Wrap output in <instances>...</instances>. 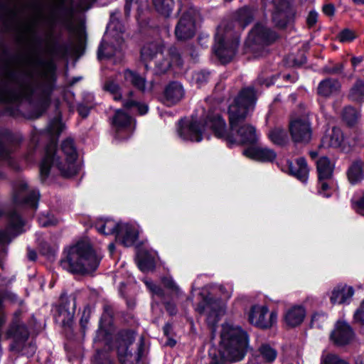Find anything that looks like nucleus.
<instances>
[{
	"label": "nucleus",
	"mask_w": 364,
	"mask_h": 364,
	"mask_svg": "<svg viewBox=\"0 0 364 364\" xmlns=\"http://www.w3.org/2000/svg\"><path fill=\"white\" fill-rule=\"evenodd\" d=\"M37 63L45 68L41 75L42 80L37 82L35 87H28V92L23 94L24 99L33 106L28 115L29 119H38L47 111L58 81V68L53 60L39 59Z\"/></svg>",
	"instance_id": "nucleus-1"
},
{
	"label": "nucleus",
	"mask_w": 364,
	"mask_h": 364,
	"mask_svg": "<svg viewBox=\"0 0 364 364\" xmlns=\"http://www.w3.org/2000/svg\"><path fill=\"white\" fill-rule=\"evenodd\" d=\"M250 346V336L240 326L223 325L218 353L211 357L210 364H230L242 360Z\"/></svg>",
	"instance_id": "nucleus-2"
},
{
	"label": "nucleus",
	"mask_w": 364,
	"mask_h": 364,
	"mask_svg": "<svg viewBox=\"0 0 364 364\" xmlns=\"http://www.w3.org/2000/svg\"><path fill=\"white\" fill-rule=\"evenodd\" d=\"M60 264L63 269L73 274L89 275L100 266L102 256L97 254L93 245L88 241L80 240L64 250Z\"/></svg>",
	"instance_id": "nucleus-3"
},
{
	"label": "nucleus",
	"mask_w": 364,
	"mask_h": 364,
	"mask_svg": "<svg viewBox=\"0 0 364 364\" xmlns=\"http://www.w3.org/2000/svg\"><path fill=\"white\" fill-rule=\"evenodd\" d=\"M67 167L61 158L57 154V144H50L46 146L45 154L39 164V178L41 183H45L50 175L51 168L55 166L65 178L75 176L78 173V168L75 162L67 163Z\"/></svg>",
	"instance_id": "nucleus-4"
},
{
	"label": "nucleus",
	"mask_w": 364,
	"mask_h": 364,
	"mask_svg": "<svg viewBox=\"0 0 364 364\" xmlns=\"http://www.w3.org/2000/svg\"><path fill=\"white\" fill-rule=\"evenodd\" d=\"M257 100V91L253 86L242 88L228 109L231 127L245 122L250 109H253Z\"/></svg>",
	"instance_id": "nucleus-5"
},
{
	"label": "nucleus",
	"mask_w": 364,
	"mask_h": 364,
	"mask_svg": "<svg viewBox=\"0 0 364 364\" xmlns=\"http://www.w3.org/2000/svg\"><path fill=\"white\" fill-rule=\"evenodd\" d=\"M240 41V36L237 32L225 29L224 33L220 34L218 31L215 35L213 53L222 63H228L236 55Z\"/></svg>",
	"instance_id": "nucleus-6"
},
{
	"label": "nucleus",
	"mask_w": 364,
	"mask_h": 364,
	"mask_svg": "<svg viewBox=\"0 0 364 364\" xmlns=\"http://www.w3.org/2000/svg\"><path fill=\"white\" fill-rule=\"evenodd\" d=\"M54 320L60 323L64 328H72L76 311V296L68 295L65 290L62 291L58 304L53 305Z\"/></svg>",
	"instance_id": "nucleus-7"
},
{
	"label": "nucleus",
	"mask_w": 364,
	"mask_h": 364,
	"mask_svg": "<svg viewBox=\"0 0 364 364\" xmlns=\"http://www.w3.org/2000/svg\"><path fill=\"white\" fill-rule=\"evenodd\" d=\"M204 123L205 127L208 126L210 127L216 138L225 141L229 149H232L237 144L234 131L238 125L232 128L229 123L230 127L228 129L226 122L220 114L208 113L205 117Z\"/></svg>",
	"instance_id": "nucleus-8"
},
{
	"label": "nucleus",
	"mask_w": 364,
	"mask_h": 364,
	"mask_svg": "<svg viewBox=\"0 0 364 364\" xmlns=\"http://www.w3.org/2000/svg\"><path fill=\"white\" fill-rule=\"evenodd\" d=\"M136 332L131 328H120L112 337V350L114 349L119 362L125 364L127 358L132 356L130 346L134 343Z\"/></svg>",
	"instance_id": "nucleus-9"
},
{
	"label": "nucleus",
	"mask_w": 364,
	"mask_h": 364,
	"mask_svg": "<svg viewBox=\"0 0 364 364\" xmlns=\"http://www.w3.org/2000/svg\"><path fill=\"white\" fill-rule=\"evenodd\" d=\"M6 336L12 339L9 350L16 353L21 352L29 338L30 332L28 326L19 319L14 318L6 331Z\"/></svg>",
	"instance_id": "nucleus-10"
},
{
	"label": "nucleus",
	"mask_w": 364,
	"mask_h": 364,
	"mask_svg": "<svg viewBox=\"0 0 364 364\" xmlns=\"http://www.w3.org/2000/svg\"><path fill=\"white\" fill-rule=\"evenodd\" d=\"M23 95L10 88L7 83L3 82L0 85V102L15 104L16 106H6L4 109V114L12 117H18L22 115L20 105L22 102Z\"/></svg>",
	"instance_id": "nucleus-11"
},
{
	"label": "nucleus",
	"mask_w": 364,
	"mask_h": 364,
	"mask_svg": "<svg viewBox=\"0 0 364 364\" xmlns=\"http://www.w3.org/2000/svg\"><path fill=\"white\" fill-rule=\"evenodd\" d=\"M268 313L269 309L267 306L252 305L248 313V322L259 329H269L277 322V313L271 311L267 319Z\"/></svg>",
	"instance_id": "nucleus-12"
},
{
	"label": "nucleus",
	"mask_w": 364,
	"mask_h": 364,
	"mask_svg": "<svg viewBox=\"0 0 364 364\" xmlns=\"http://www.w3.org/2000/svg\"><path fill=\"white\" fill-rule=\"evenodd\" d=\"M275 11L272 14V21L276 28L285 29L294 21L295 11L289 0H272Z\"/></svg>",
	"instance_id": "nucleus-13"
},
{
	"label": "nucleus",
	"mask_w": 364,
	"mask_h": 364,
	"mask_svg": "<svg viewBox=\"0 0 364 364\" xmlns=\"http://www.w3.org/2000/svg\"><path fill=\"white\" fill-rule=\"evenodd\" d=\"M178 124V133L182 139L196 142H200L203 140V135L205 128L204 122L191 119L185 122L183 119H181Z\"/></svg>",
	"instance_id": "nucleus-14"
},
{
	"label": "nucleus",
	"mask_w": 364,
	"mask_h": 364,
	"mask_svg": "<svg viewBox=\"0 0 364 364\" xmlns=\"http://www.w3.org/2000/svg\"><path fill=\"white\" fill-rule=\"evenodd\" d=\"M354 338L355 332L353 328L345 321H338L329 336L330 341L336 347L350 345Z\"/></svg>",
	"instance_id": "nucleus-15"
},
{
	"label": "nucleus",
	"mask_w": 364,
	"mask_h": 364,
	"mask_svg": "<svg viewBox=\"0 0 364 364\" xmlns=\"http://www.w3.org/2000/svg\"><path fill=\"white\" fill-rule=\"evenodd\" d=\"M248 38L253 44L268 46L275 43L279 38V35L262 23H257L251 29Z\"/></svg>",
	"instance_id": "nucleus-16"
},
{
	"label": "nucleus",
	"mask_w": 364,
	"mask_h": 364,
	"mask_svg": "<svg viewBox=\"0 0 364 364\" xmlns=\"http://www.w3.org/2000/svg\"><path fill=\"white\" fill-rule=\"evenodd\" d=\"M134 119L122 109H117L112 118V126L114 129L118 137L129 138L133 133L134 128L132 124Z\"/></svg>",
	"instance_id": "nucleus-17"
},
{
	"label": "nucleus",
	"mask_w": 364,
	"mask_h": 364,
	"mask_svg": "<svg viewBox=\"0 0 364 364\" xmlns=\"http://www.w3.org/2000/svg\"><path fill=\"white\" fill-rule=\"evenodd\" d=\"M196 33V21L189 11H185L179 18L176 28L175 36L178 41L192 38Z\"/></svg>",
	"instance_id": "nucleus-18"
},
{
	"label": "nucleus",
	"mask_w": 364,
	"mask_h": 364,
	"mask_svg": "<svg viewBox=\"0 0 364 364\" xmlns=\"http://www.w3.org/2000/svg\"><path fill=\"white\" fill-rule=\"evenodd\" d=\"M289 132L294 142H309L312 133L311 124L308 119H296L290 122Z\"/></svg>",
	"instance_id": "nucleus-19"
},
{
	"label": "nucleus",
	"mask_w": 364,
	"mask_h": 364,
	"mask_svg": "<svg viewBox=\"0 0 364 364\" xmlns=\"http://www.w3.org/2000/svg\"><path fill=\"white\" fill-rule=\"evenodd\" d=\"M53 14L57 16V19H53V22L60 23L70 33L75 31V27L72 21V17L74 14V9L72 6H67L64 0H60L53 11Z\"/></svg>",
	"instance_id": "nucleus-20"
},
{
	"label": "nucleus",
	"mask_w": 364,
	"mask_h": 364,
	"mask_svg": "<svg viewBox=\"0 0 364 364\" xmlns=\"http://www.w3.org/2000/svg\"><path fill=\"white\" fill-rule=\"evenodd\" d=\"M234 134L239 137L235 146L239 145H250V146H252L258 141L255 127L251 124H244V122L240 124L235 129Z\"/></svg>",
	"instance_id": "nucleus-21"
},
{
	"label": "nucleus",
	"mask_w": 364,
	"mask_h": 364,
	"mask_svg": "<svg viewBox=\"0 0 364 364\" xmlns=\"http://www.w3.org/2000/svg\"><path fill=\"white\" fill-rule=\"evenodd\" d=\"M285 171L301 182L306 183L309 171L306 159L304 157H299L296 159V164L291 161L287 160Z\"/></svg>",
	"instance_id": "nucleus-22"
},
{
	"label": "nucleus",
	"mask_w": 364,
	"mask_h": 364,
	"mask_svg": "<svg viewBox=\"0 0 364 364\" xmlns=\"http://www.w3.org/2000/svg\"><path fill=\"white\" fill-rule=\"evenodd\" d=\"M183 95L182 85L177 81H171L164 88L162 102L166 106L171 107L180 102Z\"/></svg>",
	"instance_id": "nucleus-23"
},
{
	"label": "nucleus",
	"mask_w": 364,
	"mask_h": 364,
	"mask_svg": "<svg viewBox=\"0 0 364 364\" xmlns=\"http://www.w3.org/2000/svg\"><path fill=\"white\" fill-rule=\"evenodd\" d=\"M355 290L353 287L338 284L331 291L330 301L332 305H348L351 302Z\"/></svg>",
	"instance_id": "nucleus-24"
},
{
	"label": "nucleus",
	"mask_w": 364,
	"mask_h": 364,
	"mask_svg": "<svg viewBox=\"0 0 364 364\" xmlns=\"http://www.w3.org/2000/svg\"><path fill=\"white\" fill-rule=\"evenodd\" d=\"M243 155L260 162H273L277 158V153L269 148L249 146L243 151Z\"/></svg>",
	"instance_id": "nucleus-25"
},
{
	"label": "nucleus",
	"mask_w": 364,
	"mask_h": 364,
	"mask_svg": "<svg viewBox=\"0 0 364 364\" xmlns=\"http://www.w3.org/2000/svg\"><path fill=\"white\" fill-rule=\"evenodd\" d=\"M20 142L17 136L9 129L0 127V160H8L11 158L9 144Z\"/></svg>",
	"instance_id": "nucleus-26"
},
{
	"label": "nucleus",
	"mask_w": 364,
	"mask_h": 364,
	"mask_svg": "<svg viewBox=\"0 0 364 364\" xmlns=\"http://www.w3.org/2000/svg\"><path fill=\"white\" fill-rule=\"evenodd\" d=\"M48 37L51 42L50 53L61 58H67L72 50L73 44L71 43H60V40L62 38L60 32L57 34L51 32L48 34Z\"/></svg>",
	"instance_id": "nucleus-27"
},
{
	"label": "nucleus",
	"mask_w": 364,
	"mask_h": 364,
	"mask_svg": "<svg viewBox=\"0 0 364 364\" xmlns=\"http://www.w3.org/2000/svg\"><path fill=\"white\" fill-rule=\"evenodd\" d=\"M40 199L38 191H31L26 196H22L19 193H14L12 196L13 203L18 206L37 208Z\"/></svg>",
	"instance_id": "nucleus-28"
},
{
	"label": "nucleus",
	"mask_w": 364,
	"mask_h": 364,
	"mask_svg": "<svg viewBox=\"0 0 364 364\" xmlns=\"http://www.w3.org/2000/svg\"><path fill=\"white\" fill-rule=\"evenodd\" d=\"M124 80L129 82L133 87L141 93L146 90V79L141 76L137 71L126 68L123 71Z\"/></svg>",
	"instance_id": "nucleus-29"
},
{
	"label": "nucleus",
	"mask_w": 364,
	"mask_h": 364,
	"mask_svg": "<svg viewBox=\"0 0 364 364\" xmlns=\"http://www.w3.org/2000/svg\"><path fill=\"white\" fill-rule=\"evenodd\" d=\"M341 85L338 79L327 77L321 80L317 87V93L320 96L328 97L341 90Z\"/></svg>",
	"instance_id": "nucleus-30"
},
{
	"label": "nucleus",
	"mask_w": 364,
	"mask_h": 364,
	"mask_svg": "<svg viewBox=\"0 0 364 364\" xmlns=\"http://www.w3.org/2000/svg\"><path fill=\"white\" fill-rule=\"evenodd\" d=\"M232 18L244 29L254 21L255 9L250 6H244L233 14Z\"/></svg>",
	"instance_id": "nucleus-31"
},
{
	"label": "nucleus",
	"mask_w": 364,
	"mask_h": 364,
	"mask_svg": "<svg viewBox=\"0 0 364 364\" xmlns=\"http://www.w3.org/2000/svg\"><path fill=\"white\" fill-rule=\"evenodd\" d=\"M306 316V309L302 306H294L289 309L284 316L286 323L290 327L301 324Z\"/></svg>",
	"instance_id": "nucleus-32"
},
{
	"label": "nucleus",
	"mask_w": 364,
	"mask_h": 364,
	"mask_svg": "<svg viewBox=\"0 0 364 364\" xmlns=\"http://www.w3.org/2000/svg\"><path fill=\"white\" fill-rule=\"evenodd\" d=\"M347 98L355 104L362 105L364 103V80L358 77L348 90Z\"/></svg>",
	"instance_id": "nucleus-33"
},
{
	"label": "nucleus",
	"mask_w": 364,
	"mask_h": 364,
	"mask_svg": "<svg viewBox=\"0 0 364 364\" xmlns=\"http://www.w3.org/2000/svg\"><path fill=\"white\" fill-rule=\"evenodd\" d=\"M347 177L351 185H356L364 180L363 162L362 160L353 161L346 171Z\"/></svg>",
	"instance_id": "nucleus-34"
},
{
	"label": "nucleus",
	"mask_w": 364,
	"mask_h": 364,
	"mask_svg": "<svg viewBox=\"0 0 364 364\" xmlns=\"http://www.w3.org/2000/svg\"><path fill=\"white\" fill-rule=\"evenodd\" d=\"M122 235L121 243L124 247H132L139 239V232L133 226L129 224H123L119 235L116 236L119 238Z\"/></svg>",
	"instance_id": "nucleus-35"
},
{
	"label": "nucleus",
	"mask_w": 364,
	"mask_h": 364,
	"mask_svg": "<svg viewBox=\"0 0 364 364\" xmlns=\"http://www.w3.org/2000/svg\"><path fill=\"white\" fill-rule=\"evenodd\" d=\"M164 46L154 42L148 43L143 46L140 50L142 61L148 62L153 60L158 54H163Z\"/></svg>",
	"instance_id": "nucleus-36"
},
{
	"label": "nucleus",
	"mask_w": 364,
	"mask_h": 364,
	"mask_svg": "<svg viewBox=\"0 0 364 364\" xmlns=\"http://www.w3.org/2000/svg\"><path fill=\"white\" fill-rule=\"evenodd\" d=\"M136 262L142 272L154 271L156 268L154 257L146 250L137 253Z\"/></svg>",
	"instance_id": "nucleus-37"
},
{
	"label": "nucleus",
	"mask_w": 364,
	"mask_h": 364,
	"mask_svg": "<svg viewBox=\"0 0 364 364\" xmlns=\"http://www.w3.org/2000/svg\"><path fill=\"white\" fill-rule=\"evenodd\" d=\"M316 170L318 179H332L333 168L331 166V161L328 156H323L318 159Z\"/></svg>",
	"instance_id": "nucleus-38"
},
{
	"label": "nucleus",
	"mask_w": 364,
	"mask_h": 364,
	"mask_svg": "<svg viewBox=\"0 0 364 364\" xmlns=\"http://www.w3.org/2000/svg\"><path fill=\"white\" fill-rule=\"evenodd\" d=\"M108 327L109 326L105 324L99 323L95 336L93 338V342L95 343L104 342L105 346L108 347V348L112 350L113 336Z\"/></svg>",
	"instance_id": "nucleus-39"
},
{
	"label": "nucleus",
	"mask_w": 364,
	"mask_h": 364,
	"mask_svg": "<svg viewBox=\"0 0 364 364\" xmlns=\"http://www.w3.org/2000/svg\"><path fill=\"white\" fill-rule=\"evenodd\" d=\"M267 136L275 145L283 147L289 142V137L287 131L282 127H274L271 129Z\"/></svg>",
	"instance_id": "nucleus-40"
},
{
	"label": "nucleus",
	"mask_w": 364,
	"mask_h": 364,
	"mask_svg": "<svg viewBox=\"0 0 364 364\" xmlns=\"http://www.w3.org/2000/svg\"><path fill=\"white\" fill-rule=\"evenodd\" d=\"M62 152L65 155L66 163L76 162L78 154L73 139L66 138L60 146Z\"/></svg>",
	"instance_id": "nucleus-41"
},
{
	"label": "nucleus",
	"mask_w": 364,
	"mask_h": 364,
	"mask_svg": "<svg viewBox=\"0 0 364 364\" xmlns=\"http://www.w3.org/2000/svg\"><path fill=\"white\" fill-rule=\"evenodd\" d=\"M112 220L106 219L104 221L96 222L95 228L97 232L104 235H119V232L122 230V223H117L114 224L112 227H109V223H112Z\"/></svg>",
	"instance_id": "nucleus-42"
},
{
	"label": "nucleus",
	"mask_w": 364,
	"mask_h": 364,
	"mask_svg": "<svg viewBox=\"0 0 364 364\" xmlns=\"http://www.w3.org/2000/svg\"><path fill=\"white\" fill-rule=\"evenodd\" d=\"M360 112L353 106H346L342 112V120L349 128L354 127L360 119Z\"/></svg>",
	"instance_id": "nucleus-43"
},
{
	"label": "nucleus",
	"mask_w": 364,
	"mask_h": 364,
	"mask_svg": "<svg viewBox=\"0 0 364 364\" xmlns=\"http://www.w3.org/2000/svg\"><path fill=\"white\" fill-rule=\"evenodd\" d=\"M258 351L264 363H272L277 358L278 353L277 350L269 343H262L259 346Z\"/></svg>",
	"instance_id": "nucleus-44"
},
{
	"label": "nucleus",
	"mask_w": 364,
	"mask_h": 364,
	"mask_svg": "<svg viewBox=\"0 0 364 364\" xmlns=\"http://www.w3.org/2000/svg\"><path fill=\"white\" fill-rule=\"evenodd\" d=\"M156 11L164 16L168 17L171 14L174 5L173 0H152Z\"/></svg>",
	"instance_id": "nucleus-45"
},
{
	"label": "nucleus",
	"mask_w": 364,
	"mask_h": 364,
	"mask_svg": "<svg viewBox=\"0 0 364 364\" xmlns=\"http://www.w3.org/2000/svg\"><path fill=\"white\" fill-rule=\"evenodd\" d=\"M117 314L114 307L109 304L103 306V311L100 318L99 323L105 324L107 326H112L114 322V317Z\"/></svg>",
	"instance_id": "nucleus-46"
},
{
	"label": "nucleus",
	"mask_w": 364,
	"mask_h": 364,
	"mask_svg": "<svg viewBox=\"0 0 364 364\" xmlns=\"http://www.w3.org/2000/svg\"><path fill=\"white\" fill-rule=\"evenodd\" d=\"M123 107L126 109H131L133 107H136L137 112L141 116L146 114L149 109L147 104L132 99L124 100L123 102Z\"/></svg>",
	"instance_id": "nucleus-47"
},
{
	"label": "nucleus",
	"mask_w": 364,
	"mask_h": 364,
	"mask_svg": "<svg viewBox=\"0 0 364 364\" xmlns=\"http://www.w3.org/2000/svg\"><path fill=\"white\" fill-rule=\"evenodd\" d=\"M168 61L171 62L173 67L181 68L183 65V60L178 49L176 46H171L168 50Z\"/></svg>",
	"instance_id": "nucleus-48"
},
{
	"label": "nucleus",
	"mask_w": 364,
	"mask_h": 364,
	"mask_svg": "<svg viewBox=\"0 0 364 364\" xmlns=\"http://www.w3.org/2000/svg\"><path fill=\"white\" fill-rule=\"evenodd\" d=\"M9 225L14 230H18L23 227L25 223L21 215L16 211L12 210L9 213Z\"/></svg>",
	"instance_id": "nucleus-49"
},
{
	"label": "nucleus",
	"mask_w": 364,
	"mask_h": 364,
	"mask_svg": "<svg viewBox=\"0 0 364 364\" xmlns=\"http://www.w3.org/2000/svg\"><path fill=\"white\" fill-rule=\"evenodd\" d=\"M357 38L354 31L346 28L341 30L337 35L336 38L341 43H350Z\"/></svg>",
	"instance_id": "nucleus-50"
},
{
	"label": "nucleus",
	"mask_w": 364,
	"mask_h": 364,
	"mask_svg": "<svg viewBox=\"0 0 364 364\" xmlns=\"http://www.w3.org/2000/svg\"><path fill=\"white\" fill-rule=\"evenodd\" d=\"M330 179H322L318 178L317 181V189L319 194L323 195L325 198H330L332 196V193L330 191L332 189L331 185L329 183Z\"/></svg>",
	"instance_id": "nucleus-51"
},
{
	"label": "nucleus",
	"mask_w": 364,
	"mask_h": 364,
	"mask_svg": "<svg viewBox=\"0 0 364 364\" xmlns=\"http://www.w3.org/2000/svg\"><path fill=\"white\" fill-rule=\"evenodd\" d=\"M40 252L42 255L50 259L55 257L57 248L48 242H42L40 244Z\"/></svg>",
	"instance_id": "nucleus-52"
},
{
	"label": "nucleus",
	"mask_w": 364,
	"mask_h": 364,
	"mask_svg": "<svg viewBox=\"0 0 364 364\" xmlns=\"http://www.w3.org/2000/svg\"><path fill=\"white\" fill-rule=\"evenodd\" d=\"M63 125L60 119H53L47 128L48 133L51 136L58 137L63 132Z\"/></svg>",
	"instance_id": "nucleus-53"
},
{
	"label": "nucleus",
	"mask_w": 364,
	"mask_h": 364,
	"mask_svg": "<svg viewBox=\"0 0 364 364\" xmlns=\"http://www.w3.org/2000/svg\"><path fill=\"white\" fill-rule=\"evenodd\" d=\"M210 77V73L207 70H200L197 71L193 75V79L198 87H201L209 81Z\"/></svg>",
	"instance_id": "nucleus-54"
},
{
	"label": "nucleus",
	"mask_w": 364,
	"mask_h": 364,
	"mask_svg": "<svg viewBox=\"0 0 364 364\" xmlns=\"http://www.w3.org/2000/svg\"><path fill=\"white\" fill-rule=\"evenodd\" d=\"M92 313L91 306L89 304H87L84 306L81 318L80 319V326L81 331L85 333L87 325L90 321V316Z\"/></svg>",
	"instance_id": "nucleus-55"
},
{
	"label": "nucleus",
	"mask_w": 364,
	"mask_h": 364,
	"mask_svg": "<svg viewBox=\"0 0 364 364\" xmlns=\"http://www.w3.org/2000/svg\"><path fill=\"white\" fill-rule=\"evenodd\" d=\"M172 67L171 62L167 58H163L161 61H158L155 65V73L156 75H164Z\"/></svg>",
	"instance_id": "nucleus-56"
},
{
	"label": "nucleus",
	"mask_w": 364,
	"mask_h": 364,
	"mask_svg": "<svg viewBox=\"0 0 364 364\" xmlns=\"http://www.w3.org/2000/svg\"><path fill=\"white\" fill-rule=\"evenodd\" d=\"M27 75L28 73L26 72L15 70H9L6 72V76L8 78L16 82H23V78Z\"/></svg>",
	"instance_id": "nucleus-57"
},
{
	"label": "nucleus",
	"mask_w": 364,
	"mask_h": 364,
	"mask_svg": "<svg viewBox=\"0 0 364 364\" xmlns=\"http://www.w3.org/2000/svg\"><path fill=\"white\" fill-rule=\"evenodd\" d=\"M344 65L343 63H337L331 67L325 65L322 68V73L326 75H340L343 72Z\"/></svg>",
	"instance_id": "nucleus-58"
},
{
	"label": "nucleus",
	"mask_w": 364,
	"mask_h": 364,
	"mask_svg": "<svg viewBox=\"0 0 364 364\" xmlns=\"http://www.w3.org/2000/svg\"><path fill=\"white\" fill-rule=\"evenodd\" d=\"M343 141V134L339 129L333 127L331 136V144L333 146L338 147L341 146Z\"/></svg>",
	"instance_id": "nucleus-59"
},
{
	"label": "nucleus",
	"mask_w": 364,
	"mask_h": 364,
	"mask_svg": "<svg viewBox=\"0 0 364 364\" xmlns=\"http://www.w3.org/2000/svg\"><path fill=\"white\" fill-rule=\"evenodd\" d=\"M102 349H97L94 357L96 364H115L114 361L109 356H102Z\"/></svg>",
	"instance_id": "nucleus-60"
},
{
	"label": "nucleus",
	"mask_w": 364,
	"mask_h": 364,
	"mask_svg": "<svg viewBox=\"0 0 364 364\" xmlns=\"http://www.w3.org/2000/svg\"><path fill=\"white\" fill-rule=\"evenodd\" d=\"M107 43L102 38V41H100L99 46H98V48H97V59L99 60H102L103 59H109L112 57L111 55L105 53V50L107 48Z\"/></svg>",
	"instance_id": "nucleus-61"
},
{
	"label": "nucleus",
	"mask_w": 364,
	"mask_h": 364,
	"mask_svg": "<svg viewBox=\"0 0 364 364\" xmlns=\"http://www.w3.org/2000/svg\"><path fill=\"white\" fill-rule=\"evenodd\" d=\"M146 286L153 295L162 299L165 296V291L162 287L154 283H146Z\"/></svg>",
	"instance_id": "nucleus-62"
},
{
	"label": "nucleus",
	"mask_w": 364,
	"mask_h": 364,
	"mask_svg": "<svg viewBox=\"0 0 364 364\" xmlns=\"http://www.w3.org/2000/svg\"><path fill=\"white\" fill-rule=\"evenodd\" d=\"M323 363L324 364H349L347 361L335 354L327 355Z\"/></svg>",
	"instance_id": "nucleus-63"
},
{
	"label": "nucleus",
	"mask_w": 364,
	"mask_h": 364,
	"mask_svg": "<svg viewBox=\"0 0 364 364\" xmlns=\"http://www.w3.org/2000/svg\"><path fill=\"white\" fill-rule=\"evenodd\" d=\"M91 109L92 107H89L84 103H78L76 107L77 112L82 119H86L90 115Z\"/></svg>",
	"instance_id": "nucleus-64"
}]
</instances>
